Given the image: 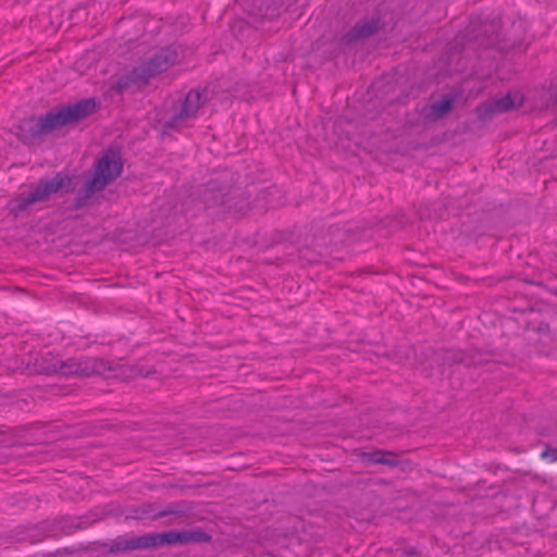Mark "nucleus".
Instances as JSON below:
<instances>
[{
	"mask_svg": "<svg viewBox=\"0 0 557 557\" xmlns=\"http://www.w3.org/2000/svg\"><path fill=\"white\" fill-rule=\"evenodd\" d=\"M302 257H304V258H306V259H308L310 262H315V261H318V259H317V258H310V257H308V256H306V255H304Z\"/></svg>",
	"mask_w": 557,
	"mask_h": 557,
	"instance_id": "nucleus-15",
	"label": "nucleus"
},
{
	"mask_svg": "<svg viewBox=\"0 0 557 557\" xmlns=\"http://www.w3.org/2000/svg\"><path fill=\"white\" fill-rule=\"evenodd\" d=\"M40 370L46 373H59L64 376L69 375H83L89 376L92 374L99 375H121L125 379L134 376L149 375V371H144L137 367H129L126 364L114 366L109 361L97 358H87L84 360L67 359L65 361L52 358L47 361L42 358V363L39 366Z\"/></svg>",
	"mask_w": 557,
	"mask_h": 557,
	"instance_id": "nucleus-1",
	"label": "nucleus"
},
{
	"mask_svg": "<svg viewBox=\"0 0 557 557\" xmlns=\"http://www.w3.org/2000/svg\"><path fill=\"white\" fill-rule=\"evenodd\" d=\"M453 109V98L444 97L440 101L433 102L429 107L424 108V115L429 120L436 121L447 113H449Z\"/></svg>",
	"mask_w": 557,
	"mask_h": 557,
	"instance_id": "nucleus-11",
	"label": "nucleus"
},
{
	"mask_svg": "<svg viewBox=\"0 0 557 557\" xmlns=\"http://www.w3.org/2000/svg\"><path fill=\"white\" fill-rule=\"evenodd\" d=\"M541 457L549 460L550 462L557 461V448L547 447L542 451Z\"/></svg>",
	"mask_w": 557,
	"mask_h": 557,
	"instance_id": "nucleus-12",
	"label": "nucleus"
},
{
	"mask_svg": "<svg viewBox=\"0 0 557 557\" xmlns=\"http://www.w3.org/2000/svg\"><path fill=\"white\" fill-rule=\"evenodd\" d=\"M523 98L519 92H508L506 96L495 99L484 106L487 114H497L507 112L516 107H520Z\"/></svg>",
	"mask_w": 557,
	"mask_h": 557,
	"instance_id": "nucleus-9",
	"label": "nucleus"
},
{
	"mask_svg": "<svg viewBox=\"0 0 557 557\" xmlns=\"http://www.w3.org/2000/svg\"><path fill=\"white\" fill-rule=\"evenodd\" d=\"M207 539L206 534L202 532H194V531H182L175 532L170 531L161 534H146L143 536H138L136 539H132L125 542H120L115 544V549L117 550H132V549H143L149 547H157L163 544H184L189 542H201Z\"/></svg>",
	"mask_w": 557,
	"mask_h": 557,
	"instance_id": "nucleus-3",
	"label": "nucleus"
},
{
	"mask_svg": "<svg viewBox=\"0 0 557 557\" xmlns=\"http://www.w3.org/2000/svg\"><path fill=\"white\" fill-rule=\"evenodd\" d=\"M379 29V20H363L357 23L351 29L343 35L342 41L345 44H355L373 35Z\"/></svg>",
	"mask_w": 557,
	"mask_h": 557,
	"instance_id": "nucleus-8",
	"label": "nucleus"
},
{
	"mask_svg": "<svg viewBox=\"0 0 557 557\" xmlns=\"http://www.w3.org/2000/svg\"><path fill=\"white\" fill-rule=\"evenodd\" d=\"M176 62H178L177 51L172 48L164 49L143 65L135 67L131 73V81L137 85H145L158 74L168 71Z\"/></svg>",
	"mask_w": 557,
	"mask_h": 557,
	"instance_id": "nucleus-6",
	"label": "nucleus"
},
{
	"mask_svg": "<svg viewBox=\"0 0 557 557\" xmlns=\"http://www.w3.org/2000/svg\"><path fill=\"white\" fill-rule=\"evenodd\" d=\"M66 183H69V178L60 173L51 180L40 181L32 190L23 193L13 199L10 202V209L14 213H18L32 205L44 202L61 190Z\"/></svg>",
	"mask_w": 557,
	"mask_h": 557,
	"instance_id": "nucleus-4",
	"label": "nucleus"
},
{
	"mask_svg": "<svg viewBox=\"0 0 557 557\" xmlns=\"http://www.w3.org/2000/svg\"><path fill=\"white\" fill-rule=\"evenodd\" d=\"M334 244L333 238H330V240H325L324 238H320L315 243V247L320 249L319 255H323L322 249L325 248L327 245Z\"/></svg>",
	"mask_w": 557,
	"mask_h": 557,
	"instance_id": "nucleus-13",
	"label": "nucleus"
},
{
	"mask_svg": "<svg viewBox=\"0 0 557 557\" xmlns=\"http://www.w3.org/2000/svg\"><path fill=\"white\" fill-rule=\"evenodd\" d=\"M122 169L123 162L120 152L112 149L107 150L96 163L95 173L88 182L87 190L89 193L101 190L120 176Z\"/></svg>",
	"mask_w": 557,
	"mask_h": 557,
	"instance_id": "nucleus-5",
	"label": "nucleus"
},
{
	"mask_svg": "<svg viewBox=\"0 0 557 557\" xmlns=\"http://www.w3.org/2000/svg\"><path fill=\"white\" fill-rule=\"evenodd\" d=\"M206 97L198 90H190L182 104L181 111L168 123L169 127L183 128L190 125V121L197 117Z\"/></svg>",
	"mask_w": 557,
	"mask_h": 557,
	"instance_id": "nucleus-7",
	"label": "nucleus"
},
{
	"mask_svg": "<svg viewBox=\"0 0 557 557\" xmlns=\"http://www.w3.org/2000/svg\"><path fill=\"white\" fill-rule=\"evenodd\" d=\"M96 107L94 99H85L58 111L49 112L42 117L27 119L18 126V136L24 141H30L63 125L87 117L96 110Z\"/></svg>",
	"mask_w": 557,
	"mask_h": 557,
	"instance_id": "nucleus-2",
	"label": "nucleus"
},
{
	"mask_svg": "<svg viewBox=\"0 0 557 557\" xmlns=\"http://www.w3.org/2000/svg\"><path fill=\"white\" fill-rule=\"evenodd\" d=\"M362 459L371 465H386L388 467H396L399 465L396 453L391 450L377 449L374 451L363 453Z\"/></svg>",
	"mask_w": 557,
	"mask_h": 557,
	"instance_id": "nucleus-10",
	"label": "nucleus"
},
{
	"mask_svg": "<svg viewBox=\"0 0 557 557\" xmlns=\"http://www.w3.org/2000/svg\"><path fill=\"white\" fill-rule=\"evenodd\" d=\"M454 361H457V362H463L465 359H463V356L461 352H458V357H455L454 356Z\"/></svg>",
	"mask_w": 557,
	"mask_h": 557,
	"instance_id": "nucleus-14",
	"label": "nucleus"
}]
</instances>
